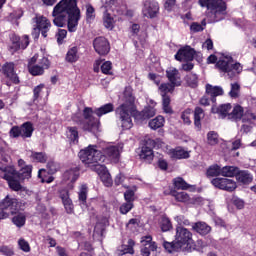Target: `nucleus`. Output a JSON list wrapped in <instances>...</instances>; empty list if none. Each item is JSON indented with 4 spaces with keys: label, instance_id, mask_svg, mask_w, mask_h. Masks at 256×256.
Instances as JSON below:
<instances>
[{
    "label": "nucleus",
    "instance_id": "obj_1",
    "mask_svg": "<svg viewBox=\"0 0 256 256\" xmlns=\"http://www.w3.org/2000/svg\"><path fill=\"white\" fill-rule=\"evenodd\" d=\"M54 25L65 27L70 33H75L81 19V10L77 7V0H61L52 11Z\"/></svg>",
    "mask_w": 256,
    "mask_h": 256
},
{
    "label": "nucleus",
    "instance_id": "obj_2",
    "mask_svg": "<svg viewBox=\"0 0 256 256\" xmlns=\"http://www.w3.org/2000/svg\"><path fill=\"white\" fill-rule=\"evenodd\" d=\"M78 157L84 165L89 167L101 177L107 170V167L101 163L105 161V155L97 149V145H89L87 148L80 150Z\"/></svg>",
    "mask_w": 256,
    "mask_h": 256
},
{
    "label": "nucleus",
    "instance_id": "obj_3",
    "mask_svg": "<svg viewBox=\"0 0 256 256\" xmlns=\"http://www.w3.org/2000/svg\"><path fill=\"white\" fill-rule=\"evenodd\" d=\"M125 102L118 106L115 110L116 117L121 121V127L124 130L133 127V120L131 114L135 113V96L133 95V88L127 86L124 90Z\"/></svg>",
    "mask_w": 256,
    "mask_h": 256
},
{
    "label": "nucleus",
    "instance_id": "obj_4",
    "mask_svg": "<svg viewBox=\"0 0 256 256\" xmlns=\"http://www.w3.org/2000/svg\"><path fill=\"white\" fill-rule=\"evenodd\" d=\"M200 7H206V17L209 23L223 21L227 15V3L223 0H199Z\"/></svg>",
    "mask_w": 256,
    "mask_h": 256
},
{
    "label": "nucleus",
    "instance_id": "obj_5",
    "mask_svg": "<svg viewBox=\"0 0 256 256\" xmlns=\"http://www.w3.org/2000/svg\"><path fill=\"white\" fill-rule=\"evenodd\" d=\"M25 201H19L17 198L10 197L7 195L0 202V219H7L9 215H15L19 211H25Z\"/></svg>",
    "mask_w": 256,
    "mask_h": 256
},
{
    "label": "nucleus",
    "instance_id": "obj_6",
    "mask_svg": "<svg viewBox=\"0 0 256 256\" xmlns=\"http://www.w3.org/2000/svg\"><path fill=\"white\" fill-rule=\"evenodd\" d=\"M163 147V140L156 138L153 140L151 136L147 135L142 140V148L139 157L144 163H151L155 157L153 149H161Z\"/></svg>",
    "mask_w": 256,
    "mask_h": 256
},
{
    "label": "nucleus",
    "instance_id": "obj_7",
    "mask_svg": "<svg viewBox=\"0 0 256 256\" xmlns=\"http://www.w3.org/2000/svg\"><path fill=\"white\" fill-rule=\"evenodd\" d=\"M95 115V110L91 107H85L83 110V117L75 120L77 125L81 127L84 131H88V133H99V119L93 117Z\"/></svg>",
    "mask_w": 256,
    "mask_h": 256
},
{
    "label": "nucleus",
    "instance_id": "obj_8",
    "mask_svg": "<svg viewBox=\"0 0 256 256\" xmlns=\"http://www.w3.org/2000/svg\"><path fill=\"white\" fill-rule=\"evenodd\" d=\"M33 131H35V127L33 126V122L27 121L21 124L20 126H13L9 135L12 139H17L21 137L22 139H31L33 137Z\"/></svg>",
    "mask_w": 256,
    "mask_h": 256
},
{
    "label": "nucleus",
    "instance_id": "obj_9",
    "mask_svg": "<svg viewBox=\"0 0 256 256\" xmlns=\"http://www.w3.org/2000/svg\"><path fill=\"white\" fill-rule=\"evenodd\" d=\"M193 239V233L189 229L184 228L183 226H176V235L175 242L177 246L183 250L185 245H189V241Z\"/></svg>",
    "mask_w": 256,
    "mask_h": 256
},
{
    "label": "nucleus",
    "instance_id": "obj_10",
    "mask_svg": "<svg viewBox=\"0 0 256 256\" xmlns=\"http://www.w3.org/2000/svg\"><path fill=\"white\" fill-rule=\"evenodd\" d=\"M0 73L4 75L5 79H8L10 83H14V85H19L20 80L17 72H15V63L6 62L0 68Z\"/></svg>",
    "mask_w": 256,
    "mask_h": 256
},
{
    "label": "nucleus",
    "instance_id": "obj_11",
    "mask_svg": "<svg viewBox=\"0 0 256 256\" xmlns=\"http://www.w3.org/2000/svg\"><path fill=\"white\" fill-rule=\"evenodd\" d=\"M155 115H157V110L153 106H146L141 112L137 111L136 107L131 117H134L137 123H145V121H149V119L155 117Z\"/></svg>",
    "mask_w": 256,
    "mask_h": 256
},
{
    "label": "nucleus",
    "instance_id": "obj_12",
    "mask_svg": "<svg viewBox=\"0 0 256 256\" xmlns=\"http://www.w3.org/2000/svg\"><path fill=\"white\" fill-rule=\"evenodd\" d=\"M211 183L217 189L228 191V193H232V191L237 189V182L229 178H214Z\"/></svg>",
    "mask_w": 256,
    "mask_h": 256
},
{
    "label": "nucleus",
    "instance_id": "obj_13",
    "mask_svg": "<svg viewBox=\"0 0 256 256\" xmlns=\"http://www.w3.org/2000/svg\"><path fill=\"white\" fill-rule=\"evenodd\" d=\"M94 51L98 53V55H108L111 51V45L109 44V40L103 36L96 37L93 40Z\"/></svg>",
    "mask_w": 256,
    "mask_h": 256
},
{
    "label": "nucleus",
    "instance_id": "obj_14",
    "mask_svg": "<svg viewBox=\"0 0 256 256\" xmlns=\"http://www.w3.org/2000/svg\"><path fill=\"white\" fill-rule=\"evenodd\" d=\"M101 10L103 12V25L109 31L115 29V14H113V9L107 8V6H102Z\"/></svg>",
    "mask_w": 256,
    "mask_h": 256
},
{
    "label": "nucleus",
    "instance_id": "obj_15",
    "mask_svg": "<svg viewBox=\"0 0 256 256\" xmlns=\"http://www.w3.org/2000/svg\"><path fill=\"white\" fill-rule=\"evenodd\" d=\"M141 243L142 248L140 251L142 256H151V251H157V243L153 242V237L150 235L142 237Z\"/></svg>",
    "mask_w": 256,
    "mask_h": 256
},
{
    "label": "nucleus",
    "instance_id": "obj_16",
    "mask_svg": "<svg viewBox=\"0 0 256 256\" xmlns=\"http://www.w3.org/2000/svg\"><path fill=\"white\" fill-rule=\"evenodd\" d=\"M176 61H193L195 59V49L191 46H185L175 54Z\"/></svg>",
    "mask_w": 256,
    "mask_h": 256
},
{
    "label": "nucleus",
    "instance_id": "obj_17",
    "mask_svg": "<svg viewBox=\"0 0 256 256\" xmlns=\"http://www.w3.org/2000/svg\"><path fill=\"white\" fill-rule=\"evenodd\" d=\"M33 21L36 23V28L41 31L42 37L46 38L47 33H49V29H51V21L44 16H36L33 18Z\"/></svg>",
    "mask_w": 256,
    "mask_h": 256
},
{
    "label": "nucleus",
    "instance_id": "obj_18",
    "mask_svg": "<svg viewBox=\"0 0 256 256\" xmlns=\"http://www.w3.org/2000/svg\"><path fill=\"white\" fill-rule=\"evenodd\" d=\"M158 13L159 3H157L155 0H146L143 8V14L145 17H150V19H153V17H156Z\"/></svg>",
    "mask_w": 256,
    "mask_h": 256
},
{
    "label": "nucleus",
    "instance_id": "obj_19",
    "mask_svg": "<svg viewBox=\"0 0 256 256\" xmlns=\"http://www.w3.org/2000/svg\"><path fill=\"white\" fill-rule=\"evenodd\" d=\"M206 95L210 98L212 103H217V97H221L225 92L221 86H213L211 84H206Z\"/></svg>",
    "mask_w": 256,
    "mask_h": 256
},
{
    "label": "nucleus",
    "instance_id": "obj_20",
    "mask_svg": "<svg viewBox=\"0 0 256 256\" xmlns=\"http://www.w3.org/2000/svg\"><path fill=\"white\" fill-rule=\"evenodd\" d=\"M192 231L198 235H201V237H206V235H209V233L213 231V228H211V226H209V224L206 222L198 221L192 223Z\"/></svg>",
    "mask_w": 256,
    "mask_h": 256
},
{
    "label": "nucleus",
    "instance_id": "obj_21",
    "mask_svg": "<svg viewBox=\"0 0 256 256\" xmlns=\"http://www.w3.org/2000/svg\"><path fill=\"white\" fill-rule=\"evenodd\" d=\"M166 77L168 78L170 84L175 87L181 86V77L179 76V70L177 68H168L166 70Z\"/></svg>",
    "mask_w": 256,
    "mask_h": 256
},
{
    "label": "nucleus",
    "instance_id": "obj_22",
    "mask_svg": "<svg viewBox=\"0 0 256 256\" xmlns=\"http://www.w3.org/2000/svg\"><path fill=\"white\" fill-rule=\"evenodd\" d=\"M236 180L242 185H249L253 183V174L249 170H240L236 174Z\"/></svg>",
    "mask_w": 256,
    "mask_h": 256
},
{
    "label": "nucleus",
    "instance_id": "obj_23",
    "mask_svg": "<svg viewBox=\"0 0 256 256\" xmlns=\"http://www.w3.org/2000/svg\"><path fill=\"white\" fill-rule=\"evenodd\" d=\"M60 199L62 200L64 208L66 209V213L71 215V213H73V201L69 197V190L67 189L61 190Z\"/></svg>",
    "mask_w": 256,
    "mask_h": 256
},
{
    "label": "nucleus",
    "instance_id": "obj_24",
    "mask_svg": "<svg viewBox=\"0 0 256 256\" xmlns=\"http://www.w3.org/2000/svg\"><path fill=\"white\" fill-rule=\"evenodd\" d=\"M0 171L1 178L6 181L17 179V170H15L14 166H2L0 167Z\"/></svg>",
    "mask_w": 256,
    "mask_h": 256
},
{
    "label": "nucleus",
    "instance_id": "obj_25",
    "mask_svg": "<svg viewBox=\"0 0 256 256\" xmlns=\"http://www.w3.org/2000/svg\"><path fill=\"white\" fill-rule=\"evenodd\" d=\"M81 168L73 167L69 170H66L63 174L64 181H70V183H75L79 179Z\"/></svg>",
    "mask_w": 256,
    "mask_h": 256
},
{
    "label": "nucleus",
    "instance_id": "obj_26",
    "mask_svg": "<svg viewBox=\"0 0 256 256\" xmlns=\"http://www.w3.org/2000/svg\"><path fill=\"white\" fill-rule=\"evenodd\" d=\"M66 137L70 143L77 145L79 143V129L76 126H68L66 128Z\"/></svg>",
    "mask_w": 256,
    "mask_h": 256
},
{
    "label": "nucleus",
    "instance_id": "obj_27",
    "mask_svg": "<svg viewBox=\"0 0 256 256\" xmlns=\"http://www.w3.org/2000/svg\"><path fill=\"white\" fill-rule=\"evenodd\" d=\"M104 153L111 161L117 163L119 161V157L121 155V151L117 146H108L104 149Z\"/></svg>",
    "mask_w": 256,
    "mask_h": 256
},
{
    "label": "nucleus",
    "instance_id": "obj_28",
    "mask_svg": "<svg viewBox=\"0 0 256 256\" xmlns=\"http://www.w3.org/2000/svg\"><path fill=\"white\" fill-rule=\"evenodd\" d=\"M31 173H33V165H28L23 168H20L19 171H16V179L19 181H25V179H31Z\"/></svg>",
    "mask_w": 256,
    "mask_h": 256
},
{
    "label": "nucleus",
    "instance_id": "obj_29",
    "mask_svg": "<svg viewBox=\"0 0 256 256\" xmlns=\"http://www.w3.org/2000/svg\"><path fill=\"white\" fill-rule=\"evenodd\" d=\"M231 63H233V58H229L227 60L222 59L216 62V68L222 73H227L229 76L231 75Z\"/></svg>",
    "mask_w": 256,
    "mask_h": 256
},
{
    "label": "nucleus",
    "instance_id": "obj_30",
    "mask_svg": "<svg viewBox=\"0 0 256 256\" xmlns=\"http://www.w3.org/2000/svg\"><path fill=\"white\" fill-rule=\"evenodd\" d=\"M113 111H115V105H113V103H107L99 108H96L94 110V114L97 115V117H103V115H107V113H113Z\"/></svg>",
    "mask_w": 256,
    "mask_h": 256
},
{
    "label": "nucleus",
    "instance_id": "obj_31",
    "mask_svg": "<svg viewBox=\"0 0 256 256\" xmlns=\"http://www.w3.org/2000/svg\"><path fill=\"white\" fill-rule=\"evenodd\" d=\"M158 223L163 233H167V231H171V229H173V224L171 223V219H169V217H167V215L165 214L160 216Z\"/></svg>",
    "mask_w": 256,
    "mask_h": 256
},
{
    "label": "nucleus",
    "instance_id": "obj_32",
    "mask_svg": "<svg viewBox=\"0 0 256 256\" xmlns=\"http://www.w3.org/2000/svg\"><path fill=\"white\" fill-rule=\"evenodd\" d=\"M243 115H245V110L241 105H236L232 112L228 114V118L232 119L233 121H241L243 119Z\"/></svg>",
    "mask_w": 256,
    "mask_h": 256
},
{
    "label": "nucleus",
    "instance_id": "obj_33",
    "mask_svg": "<svg viewBox=\"0 0 256 256\" xmlns=\"http://www.w3.org/2000/svg\"><path fill=\"white\" fill-rule=\"evenodd\" d=\"M30 159L33 163H47L49 156L45 152L31 151Z\"/></svg>",
    "mask_w": 256,
    "mask_h": 256
},
{
    "label": "nucleus",
    "instance_id": "obj_34",
    "mask_svg": "<svg viewBox=\"0 0 256 256\" xmlns=\"http://www.w3.org/2000/svg\"><path fill=\"white\" fill-rule=\"evenodd\" d=\"M205 117V111L203 108L197 106L194 109V125L198 129V131H201V119Z\"/></svg>",
    "mask_w": 256,
    "mask_h": 256
},
{
    "label": "nucleus",
    "instance_id": "obj_35",
    "mask_svg": "<svg viewBox=\"0 0 256 256\" xmlns=\"http://www.w3.org/2000/svg\"><path fill=\"white\" fill-rule=\"evenodd\" d=\"M169 195H171V197H174L176 201H178L179 203H187V201H189V194H187L186 192H177V190H170Z\"/></svg>",
    "mask_w": 256,
    "mask_h": 256
},
{
    "label": "nucleus",
    "instance_id": "obj_36",
    "mask_svg": "<svg viewBox=\"0 0 256 256\" xmlns=\"http://www.w3.org/2000/svg\"><path fill=\"white\" fill-rule=\"evenodd\" d=\"M172 183L176 189L181 191H187V189H190L191 187V185L188 184L182 177L174 178Z\"/></svg>",
    "mask_w": 256,
    "mask_h": 256
},
{
    "label": "nucleus",
    "instance_id": "obj_37",
    "mask_svg": "<svg viewBox=\"0 0 256 256\" xmlns=\"http://www.w3.org/2000/svg\"><path fill=\"white\" fill-rule=\"evenodd\" d=\"M239 167L236 166H224L221 170L222 177H237Z\"/></svg>",
    "mask_w": 256,
    "mask_h": 256
},
{
    "label": "nucleus",
    "instance_id": "obj_38",
    "mask_svg": "<svg viewBox=\"0 0 256 256\" xmlns=\"http://www.w3.org/2000/svg\"><path fill=\"white\" fill-rule=\"evenodd\" d=\"M150 129L157 131V129H161L165 125V118L163 116H157L156 118L149 121Z\"/></svg>",
    "mask_w": 256,
    "mask_h": 256
},
{
    "label": "nucleus",
    "instance_id": "obj_39",
    "mask_svg": "<svg viewBox=\"0 0 256 256\" xmlns=\"http://www.w3.org/2000/svg\"><path fill=\"white\" fill-rule=\"evenodd\" d=\"M207 145L211 147H215V145H219V133L216 131H209L206 136Z\"/></svg>",
    "mask_w": 256,
    "mask_h": 256
},
{
    "label": "nucleus",
    "instance_id": "obj_40",
    "mask_svg": "<svg viewBox=\"0 0 256 256\" xmlns=\"http://www.w3.org/2000/svg\"><path fill=\"white\" fill-rule=\"evenodd\" d=\"M135 246V241H133L132 239L128 240V244L127 245H122V249L119 250V255L123 256V255H127V253L129 255H134L135 250L133 249V247Z\"/></svg>",
    "mask_w": 256,
    "mask_h": 256
},
{
    "label": "nucleus",
    "instance_id": "obj_41",
    "mask_svg": "<svg viewBox=\"0 0 256 256\" xmlns=\"http://www.w3.org/2000/svg\"><path fill=\"white\" fill-rule=\"evenodd\" d=\"M26 222L27 215H25V213H18L12 218V223H14V225H16V227H18L19 229H21V227H25Z\"/></svg>",
    "mask_w": 256,
    "mask_h": 256
},
{
    "label": "nucleus",
    "instance_id": "obj_42",
    "mask_svg": "<svg viewBox=\"0 0 256 256\" xmlns=\"http://www.w3.org/2000/svg\"><path fill=\"white\" fill-rule=\"evenodd\" d=\"M231 111V104H222L218 108L212 107V113H219L222 117H227Z\"/></svg>",
    "mask_w": 256,
    "mask_h": 256
},
{
    "label": "nucleus",
    "instance_id": "obj_43",
    "mask_svg": "<svg viewBox=\"0 0 256 256\" xmlns=\"http://www.w3.org/2000/svg\"><path fill=\"white\" fill-rule=\"evenodd\" d=\"M38 179H41V183H53L55 181V177L52 174L47 173V170L40 169L38 171Z\"/></svg>",
    "mask_w": 256,
    "mask_h": 256
},
{
    "label": "nucleus",
    "instance_id": "obj_44",
    "mask_svg": "<svg viewBox=\"0 0 256 256\" xmlns=\"http://www.w3.org/2000/svg\"><path fill=\"white\" fill-rule=\"evenodd\" d=\"M185 81L188 87H191L192 89H195L199 85V77L195 73H189L186 75Z\"/></svg>",
    "mask_w": 256,
    "mask_h": 256
},
{
    "label": "nucleus",
    "instance_id": "obj_45",
    "mask_svg": "<svg viewBox=\"0 0 256 256\" xmlns=\"http://www.w3.org/2000/svg\"><path fill=\"white\" fill-rule=\"evenodd\" d=\"M28 71L30 75H33V77H39L45 73V69L41 67V65H28Z\"/></svg>",
    "mask_w": 256,
    "mask_h": 256
},
{
    "label": "nucleus",
    "instance_id": "obj_46",
    "mask_svg": "<svg viewBox=\"0 0 256 256\" xmlns=\"http://www.w3.org/2000/svg\"><path fill=\"white\" fill-rule=\"evenodd\" d=\"M159 91L161 96H166L168 93H173L175 91V85L171 83H162L159 86Z\"/></svg>",
    "mask_w": 256,
    "mask_h": 256
},
{
    "label": "nucleus",
    "instance_id": "obj_47",
    "mask_svg": "<svg viewBox=\"0 0 256 256\" xmlns=\"http://www.w3.org/2000/svg\"><path fill=\"white\" fill-rule=\"evenodd\" d=\"M172 159H189L190 155L188 151L183 149H174L171 152Z\"/></svg>",
    "mask_w": 256,
    "mask_h": 256
},
{
    "label": "nucleus",
    "instance_id": "obj_48",
    "mask_svg": "<svg viewBox=\"0 0 256 256\" xmlns=\"http://www.w3.org/2000/svg\"><path fill=\"white\" fill-rule=\"evenodd\" d=\"M77 47H72L70 50H68L66 54V61L68 63H76V61H79V56L77 55Z\"/></svg>",
    "mask_w": 256,
    "mask_h": 256
},
{
    "label": "nucleus",
    "instance_id": "obj_49",
    "mask_svg": "<svg viewBox=\"0 0 256 256\" xmlns=\"http://www.w3.org/2000/svg\"><path fill=\"white\" fill-rule=\"evenodd\" d=\"M162 107L164 113H173V109L171 108V97L169 95L162 96Z\"/></svg>",
    "mask_w": 256,
    "mask_h": 256
},
{
    "label": "nucleus",
    "instance_id": "obj_50",
    "mask_svg": "<svg viewBox=\"0 0 256 256\" xmlns=\"http://www.w3.org/2000/svg\"><path fill=\"white\" fill-rule=\"evenodd\" d=\"M46 171L49 175H55V173H57V171H59L60 166L59 163L50 160L48 161L47 165H46Z\"/></svg>",
    "mask_w": 256,
    "mask_h": 256
},
{
    "label": "nucleus",
    "instance_id": "obj_51",
    "mask_svg": "<svg viewBox=\"0 0 256 256\" xmlns=\"http://www.w3.org/2000/svg\"><path fill=\"white\" fill-rule=\"evenodd\" d=\"M10 40H11L10 49L13 51V53H17V51H20V37L16 34H13L10 37Z\"/></svg>",
    "mask_w": 256,
    "mask_h": 256
},
{
    "label": "nucleus",
    "instance_id": "obj_52",
    "mask_svg": "<svg viewBox=\"0 0 256 256\" xmlns=\"http://www.w3.org/2000/svg\"><path fill=\"white\" fill-rule=\"evenodd\" d=\"M163 247H164V249H166V251H168V253H173V251H176V252L183 251L180 248L179 244L177 246L176 240H175V242H164Z\"/></svg>",
    "mask_w": 256,
    "mask_h": 256
},
{
    "label": "nucleus",
    "instance_id": "obj_53",
    "mask_svg": "<svg viewBox=\"0 0 256 256\" xmlns=\"http://www.w3.org/2000/svg\"><path fill=\"white\" fill-rule=\"evenodd\" d=\"M20 181L22 180H19V178H11L10 180H7L8 185L12 191H21V189H23Z\"/></svg>",
    "mask_w": 256,
    "mask_h": 256
},
{
    "label": "nucleus",
    "instance_id": "obj_54",
    "mask_svg": "<svg viewBox=\"0 0 256 256\" xmlns=\"http://www.w3.org/2000/svg\"><path fill=\"white\" fill-rule=\"evenodd\" d=\"M222 168L219 165L210 166L206 172L207 177H219L221 175Z\"/></svg>",
    "mask_w": 256,
    "mask_h": 256
},
{
    "label": "nucleus",
    "instance_id": "obj_55",
    "mask_svg": "<svg viewBox=\"0 0 256 256\" xmlns=\"http://www.w3.org/2000/svg\"><path fill=\"white\" fill-rule=\"evenodd\" d=\"M100 179L105 185V187H111L113 185V178H111V174L109 173V170H106L101 176Z\"/></svg>",
    "mask_w": 256,
    "mask_h": 256
},
{
    "label": "nucleus",
    "instance_id": "obj_56",
    "mask_svg": "<svg viewBox=\"0 0 256 256\" xmlns=\"http://www.w3.org/2000/svg\"><path fill=\"white\" fill-rule=\"evenodd\" d=\"M121 5H123V0H106L105 5H103V7L115 11L117 7H121Z\"/></svg>",
    "mask_w": 256,
    "mask_h": 256
},
{
    "label": "nucleus",
    "instance_id": "obj_57",
    "mask_svg": "<svg viewBox=\"0 0 256 256\" xmlns=\"http://www.w3.org/2000/svg\"><path fill=\"white\" fill-rule=\"evenodd\" d=\"M239 93H241V85H239V83H232L231 90L229 92V96L232 99H238Z\"/></svg>",
    "mask_w": 256,
    "mask_h": 256
},
{
    "label": "nucleus",
    "instance_id": "obj_58",
    "mask_svg": "<svg viewBox=\"0 0 256 256\" xmlns=\"http://www.w3.org/2000/svg\"><path fill=\"white\" fill-rule=\"evenodd\" d=\"M136 191H137V187H134V189H128L124 192V199L126 203H133V201H135Z\"/></svg>",
    "mask_w": 256,
    "mask_h": 256
},
{
    "label": "nucleus",
    "instance_id": "obj_59",
    "mask_svg": "<svg viewBox=\"0 0 256 256\" xmlns=\"http://www.w3.org/2000/svg\"><path fill=\"white\" fill-rule=\"evenodd\" d=\"M253 121H256V115L251 111H246L242 116V123L253 124Z\"/></svg>",
    "mask_w": 256,
    "mask_h": 256
},
{
    "label": "nucleus",
    "instance_id": "obj_60",
    "mask_svg": "<svg viewBox=\"0 0 256 256\" xmlns=\"http://www.w3.org/2000/svg\"><path fill=\"white\" fill-rule=\"evenodd\" d=\"M43 89H45V84H40L33 89V102L39 101V97H41V93H43Z\"/></svg>",
    "mask_w": 256,
    "mask_h": 256
},
{
    "label": "nucleus",
    "instance_id": "obj_61",
    "mask_svg": "<svg viewBox=\"0 0 256 256\" xmlns=\"http://www.w3.org/2000/svg\"><path fill=\"white\" fill-rule=\"evenodd\" d=\"M0 253L5 256H13L15 255V250L13 246L2 245L0 246Z\"/></svg>",
    "mask_w": 256,
    "mask_h": 256
},
{
    "label": "nucleus",
    "instance_id": "obj_62",
    "mask_svg": "<svg viewBox=\"0 0 256 256\" xmlns=\"http://www.w3.org/2000/svg\"><path fill=\"white\" fill-rule=\"evenodd\" d=\"M95 19V8L88 4L86 5V21H93Z\"/></svg>",
    "mask_w": 256,
    "mask_h": 256
},
{
    "label": "nucleus",
    "instance_id": "obj_63",
    "mask_svg": "<svg viewBox=\"0 0 256 256\" xmlns=\"http://www.w3.org/2000/svg\"><path fill=\"white\" fill-rule=\"evenodd\" d=\"M58 45H63V40L67 37V30L58 29L55 35Z\"/></svg>",
    "mask_w": 256,
    "mask_h": 256
},
{
    "label": "nucleus",
    "instance_id": "obj_64",
    "mask_svg": "<svg viewBox=\"0 0 256 256\" xmlns=\"http://www.w3.org/2000/svg\"><path fill=\"white\" fill-rule=\"evenodd\" d=\"M29 43V35H23L22 37H20V50L27 49V47H29Z\"/></svg>",
    "mask_w": 256,
    "mask_h": 256
}]
</instances>
